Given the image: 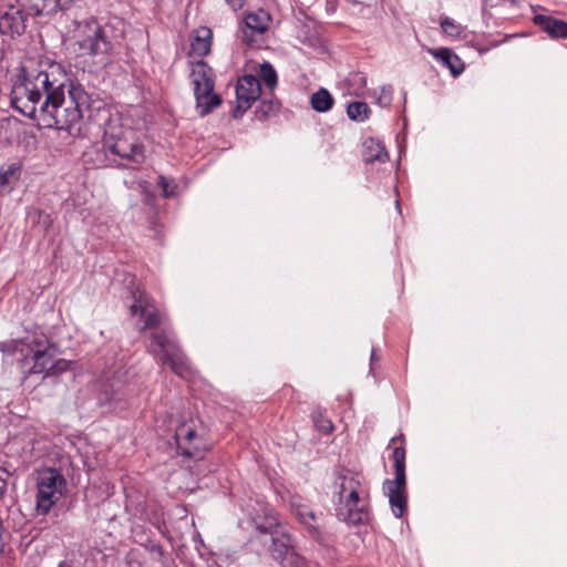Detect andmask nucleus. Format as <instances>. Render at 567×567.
<instances>
[{"label": "nucleus", "instance_id": "c756f323", "mask_svg": "<svg viewBox=\"0 0 567 567\" xmlns=\"http://www.w3.org/2000/svg\"><path fill=\"white\" fill-rule=\"evenodd\" d=\"M393 97V87L391 85H384L380 89V94L377 102L380 106L386 107L391 104Z\"/></svg>", "mask_w": 567, "mask_h": 567}, {"label": "nucleus", "instance_id": "4be33fe9", "mask_svg": "<svg viewBox=\"0 0 567 567\" xmlns=\"http://www.w3.org/2000/svg\"><path fill=\"white\" fill-rule=\"evenodd\" d=\"M291 508L301 524L310 530L317 532V516L308 505L292 502Z\"/></svg>", "mask_w": 567, "mask_h": 567}, {"label": "nucleus", "instance_id": "393cba45", "mask_svg": "<svg viewBox=\"0 0 567 567\" xmlns=\"http://www.w3.org/2000/svg\"><path fill=\"white\" fill-rule=\"evenodd\" d=\"M259 76L265 85L272 91L277 85V72L269 62H264L259 66Z\"/></svg>", "mask_w": 567, "mask_h": 567}, {"label": "nucleus", "instance_id": "f704fd0d", "mask_svg": "<svg viewBox=\"0 0 567 567\" xmlns=\"http://www.w3.org/2000/svg\"><path fill=\"white\" fill-rule=\"evenodd\" d=\"M234 9L240 8L243 6V0H227Z\"/></svg>", "mask_w": 567, "mask_h": 567}, {"label": "nucleus", "instance_id": "aec40b11", "mask_svg": "<svg viewBox=\"0 0 567 567\" xmlns=\"http://www.w3.org/2000/svg\"><path fill=\"white\" fill-rule=\"evenodd\" d=\"M362 156L365 163H385L389 159L384 145L373 137H369L364 141Z\"/></svg>", "mask_w": 567, "mask_h": 567}, {"label": "nucleus", "instance_id": "f257e3e1", "mask_svg": "<svg viewBox=\"0 0 567 567\" xmlns=\"http://www.w3.org/2000/svg\"><path fill=\"white\" fill-rule=\"evenodd\" d=\"M92 103L84 86L49 59L22 66L11 90L12 106L48 128L72 132Z\"/></svg>", "mask_w": 567, "mask_h": 567}, {"label": "nucleus", "instance_id": "cd10ccee", "mask_svg": "<svg viewBox=\"0 0 567 567\" xmlns=\"http://www.w3.org/2000/svg\"><path fill=\"white\" fill-rule=\"evenodd\" d=\"M441 28L446 35L454 39L462 38L464 32V28L461 24L456 23L454 20L447 17L442 19Z\"/></svg>", "mask_w": 567, "mask_h": 567}, {"label": "nucleus", "instance_id": "5701e85b", "mask_svg": "<svg viewBox=\"0 0 567 567\" xmlns=\"http://www.w3.org/2000/svg\"><path fill=\"white\" fill-rule=\"evenodd\" d=\"M311 106L317 112H328L333 105V97L326 89H320L311 95Z\"/></svg>", "mask_w": 567, "mask_h": 567}, {"label": "nucleus", "instance_id": "7c9ffc66", "mask_svg": "<svg viewBox=\"0 0 567 567\" xmlns=\"http://www.w3.org/2000/svg\"><path fill=\"white\" fill-rule=\"evenodd\" d=\"M278 104L274 101H262L257 107V114L261 117H266L271 113L276 112Z\"/></svg>", "mask_w": 567, "mask_h": 567}, {"label": "nucleus", "instance_id": "f8f14e48", "mask_svg": "<svg viewBox=\"0 0 567 567\" xmlns=\"http://www.w3.org/2000/svg\"><path fill=\"white\" fill-rule=\"evenodd\" d=\"M333 495L338 498L336 503H349L368 498L367 491L359 476L349 471L337 475L333 484Z\"/></svg>", "mask_w": 567, "mask_h": 567}, {"label": "nucleus", "instance_id": "a211bd4d", "mask_svg": "<svg viewBox=\"0 0 567 567\" xmlns=\"http://www.w3.org/2000/svg\"><path fill=\"white\" fill-rule=\"evenodd\" d=\"M429 52L447 68L454 76L464 71L463 61L449 48L430 49Z\"/></svg>", "mask_w": 567, "mask_h": 567}, {"label": "nucleus", "instance_id": "6ab92c4d", "mask_svg": "<svg viewBox=\"0 0 567 567\" xmlns=\"http://www.w3.org/2000/svg\"><path fill=\"white\" fill-rule=\"evenodd\" d=\"M534 22L543 31L548 33L551 38L567 37V23L563 20H557L551 17L537 14L534 17Z\"/></svg>", "mask_w": 567, "mask_h": 567}, {"label": "nucleus", "instance_id": "2eb2a0df", "mask_svg": "<svg viewBox=\"0 0 567 567\" xmlns=\"http://www.w3.org/2000/svg\"><path fill=\"white\" fill-rule=\"evenodd\" d=\"M334 506L337 517L349 525L365 524L369 520L368 498L334 503Z\"/></svg>", "mask_w": 567, "mask_h": 567}, {"label": "nucleus", "instance_id": "c85d7f7f", "mask_svg": "<svg viewBox=\"0 0 567 567\" xmlns=\"http://www.w3.org/2000/svg\"><path fill=\"white\" fill-rule=\"evenodd\" d=\"M71 361L65 359H58L52 361L51 369L49 370L48 377L59 375L70 369Z\"/></svg>", "mask_w": 567, "mask_h": 567}, {"label": "nucleus", "instance_id": "0eeeda50", "mask_svg": "<svg viewBox=\"0 0 567 567\" xmlns=\"http://www.w3.org/2000/svg\"><path fill=\"white\" fill-rule=\"evenodd\" d=\"M55 355V347L42 333H31L27 336V342L21 355V363L27 368V374H42L47 378L53 358Z\"/></svg>", "mask_w": 567, "mask_h": 567}, {"label": "nucleus", "instance_id": "bb28decb", "mask_svg": "<svg viewBox=\"0 0 567 567\" xmlns=\"http://www.w3.org/2000/svg\"><path fill=\"white\" fill-rule=\"evenodd\" d=\"M19 166L16 164H11L7 167L0 168V194H3L8 190V186L14 175L18 173Z\"/></svg>", "mask_w": 567, "mask_h": 567}, {"label": "nucleus", "instance_id": "4468645a", "mask_svg": "<svg viewBox=\"0 0 567 567\" xmlns=\"http://www.w3.org/2000/svg\"><path fill=\"white\" fill-rule=\"evenodd\" d=\"M260 81L250 74L243 75L238 79L236 85L237 105L233 112L234 117L241 116L251 104L260 96Z\"/></svg>", "mask_w": 567, "mask_h": 567}, {"label": "nucleus", "instance_id": "c9c22d12", "mask_svg": "<svg viewBox=\"0 0 567 567\" xmlns=\"http://www.w3.org/2000/svg\"><path fill=\"white\" fill-rule=\"evenodd\" d=\"M352 80H353L354 82H359V83L365 84V79H364L362 75H360V74H355V75H353V76H352Z\"/></svg>", "mask_w": 567, "mask_h": 567}, {"label": "nucleus", "instance_id": "9d476101", "mask_svg": "<svg viewBox=\"0 0 567 567\" xmlns=\"http://www.w3.org/2000/svg\"><path fill=\"white\" fill-rule=\"evenodd\" d=\"M177 449L184 456L202 458L207 450V443L204 436L198 433L195 424L182 423L175 432Z\"/></svg>", "mask_w": 567, "mask_h": 567}, {"label": "nucleus", "instance_id": "dca6fc26", "mask_svg": "<svg viewBox=\"0 0 567 567\" xmlns=\"http://www.w3.org/2000/svg\"><path fill=\"white\" fill-rule=\"evenodd\" d=\"M213 32L207 27H199L190 34V52L193 56L203 58L210 52Z\"/></svg>", "mask_w": 567, "mask_h": 567}, {"label": "nucleus", "instance_id": "39448f33", "mask_svg": "<svg viewBox=\"0 0 567 567\" xmlns=\"http://www.w3.org/2000/svg\"><path fill=\"white\" fill-rule=\"evenodd\" d=\"M103 146L106 151L128 163L140 165L145 159V148L132 127L109 124L104 132Z\"/></svg>", "mask_w": 567, "mask_h": 567}, {"label": "nucleus", "instance_id": "6e6552de", "mask_svg": "<svg viewBox=\"0 0 567 567\" xmlns=\"http://www.w3.org/2000/svg\"><path fill=\"white\" fill-rule=\"evenodd\" d=\"M190 81L194 86L196 109L200 116L209 114L220 105L221 99L214 93V73L204 61L192 64Z\"/></svg>", "mask_w": 567, "mask_h": 567}, {"label": "nucleus", "instance_id": "1a4fd4ad", "mask_svg": "<svg viewBox=\"0 0 567 567\" xmlns=\"http://www.w3.org/2000/svg\"><path fill=\"white\" fill-rule=\"evenodd\" d=\"M392 458L395 477L384 481L383 491L393 515L400 518L406 509L405 450L402 446L394 447Z\"/></svg>", "mask_w": 567, "mask_h": 567}, {"label": "nucleus", "instance_id": "a878e982", "mask_svg": "<svg viewBox=\"0 0 567 567\" xmlns=\"http://www.w3.org/2000/svg\"><path fill=\"white\" fill-rule=\"evenodd\" d=\"M27 342V336L22 339H14L0 343V351L9 354H16L20 361L24 346Z\"/></svg>", "mask_w": 567, "mask_h": 567}, {"label": "nucleus", "instance_id": "4c0bfd02", "mask_svg": "<svg viewBox=\"0 0 567 567\" xmlns=\"http://www.w3.org/2000/svg\"><path fill=\"white\" fill-rule=\"evenodd\" d=\"M59 567H70V566H69L68 564H65V563H61V564L59 565Z\"/></svg>", "mask_w": 567, "mask_h": 567}, {"label": "nucleus", "instance_id": "9b49d317", "mask_svg": "<svg viewBox=\"0 0 567 567\" xmlns=\"http://www.w3.org/2000/svg\"><path fill=\"white\" fill-rule=\"evenodd\" d=\"M41 3L40 0H22L19 6H9L0 14V32L11 37L21 34L25 30L28 17H34L29 12V6Z\"/></svg>", "mask_w": 567, "mask_h": 567}, {"label": "nucleus", "instance_id": "f3484780", "mask_svg": "<svg viewBox=\"0 0 567 567\" xmlns=\"http://www.w3.org/2000/svg\"><path fill=\"white\" fill-rule=\"evenodd\" d=\"M244 21H245L244 34L246 38H248L249 37L248 31H250V35L264 34L269 28L271 18L267 11L259 9L257 11L246 14Z\"/></svg>", "mask_w": 567, "mask_h": 567}, {"label": "nucleus", "instance_id": "423d86ee", "mask_svg": "<svg viewBox=\"0 0 567 567\" xmlns=\"http://www.w3.org/2000/svg\"><path fill=\"white\" fill-rule=\"evenodd\" d=\"M150 351L156 360L168 365L177 375L187 378L190 374L192 368L187 358L166 329L156 330L151 334Z\"/></svg>", "mask_w": 567, "mask_h": 567}, {"label": "nucleus", "instance_id": "72a5a7b5", "mask_svg": "<svg viewBox=\"0 0 567 567\" xmlns=\"http://www.w3.org/2000/svg\"><path fill=\"white\" fill-rule=\"evenodd\" d=\"M9 476V471L4 467H0V497H2L7 491Z\"/></svg>", "mask_w": 567, "mask_h": 567}, {"label": "nucleus", "instance_id": "ddd939ff", "mask_svg": "<svg viewBox=\"0 0 567 567\" xmlns=\"http://www.w3.org/2000/svg\"><path fill=\"white\" fill-rule=\"evenodd\" d=\"M132 297L134 302L131 305V313L132 316H138L143 321L141 331L154 329L162 324V316L147 293L135 290Z\"/></svg>", "mask_w": 567, "mask_h": 567}, {"label": "nucleus", "instance_id": "473e14b6", "mask_svg": "<svg viewBox=\"0 0 567 567\" xmlns=\"http://www.w3.org/2000/svg\"><path fill=\"white\" fill-rule=\"evenodd\" d=\"M317 427L324 434L331 433L333 430V424L330 420L324 417H319L315 420Z\"/></svg>", "mask_w": 567, "mask_h": 567}, {"label": "nucleus", "instance_id": "f03ea898", "mask_svg": "<svg viewBox=\"0 0 567 567\" xmlns=\"http://www.w3.org/2000/svg\"><path fill=\"white\" fill-rule=\"evenodd\" d=\"M72 41L79 55L90 56L103 65L109 63L114 49L106 29L92 18L74 22Z\"/></svg>", "mask_w": 567, "mask_h": 567}, {"label": "nucleus", "instance_id": "b1692460", "mask_svg": "<svg viewBox=\"0 0 567 567\" xmlns=\"http://www.w3.org/2000/svg\"><path fill=\"white\" fill-rule=\"evenodd\" d=\"M348 116L357 122H364L369 118L370 109L364 102H352L347 109Z\"/></svg>", "mask_w": 567, "mask_h": 567}, {"label": "nucleus", "instance_id": "e433bc0d", "mask_svg": "<svg viewBox=\"0 0 567 567\" xmlns=\"http://www.w3.org/2000/svg\"><path fill=\"white\" fill-rule=\"evenodd\" d=\"M371 360H375V351H374V349H372V351H371Z\"/></svg>", "mask_w": 567, "mask_h": 567}, {"label": "nucleus", "instance_id": "20e7f679", "mask_svg": "<svg viewBox=\"0 0 567 567\" xmlns=\"http://www.w3.org/2000/svg\"><path fill=\"white\" fill-rule=\"evenodd\" d=\"M68 494V482L60 470L43 467L34 473V509L47 516Z\"/></svg>", "mask_w": 567, "mask_h": 567}, {"label": "nucleus", "instance_id": "412c9836", "mask_svg": "<svg viewBox=\"0 0 567 567\" xmlns=\"http://www.w3.org/2000/svg\"><path fill=\"white\" fill-rule=\"evenodd\" d=\"M75 0H40L41 3L30 4L29 12L33 16L55 13L58 10L70 9Z\"/></svg>", "mask_w": 567, "mask_h": 567}, {"label": "nucleus", "instance_id": "7ed1b4c3", "mask_svg": "<svg viewBox=\"0 0 567 567\" xmlns=\"http://www.w3.org/2000/svg\"><path fill=\"white\" fill-rule=\"evenodd\" d=\"M256 528L261 535L270 536V555L282 567H307L306 559L296 551L291 535L272 513L266 515L264 523H256Z\"/></svg>", "mask_w": 567, "mask_h": 567}, {"label": "nucleus", "instance_id": "2f4dec72", "mask_svg": "<svg viewBox=\"0 0 567 567\" xmlns=\"http://www.w3.org/2000/svg\"><path fill=\"white\" fill-rule=\"evenodd\" d=\"M159 185L163 189V193L166 197L173 196L175 194L176 185L166 179L165 177H159Z\"/></svg>", "mask_w": 567, "mask_h": 567}]
</instances>
